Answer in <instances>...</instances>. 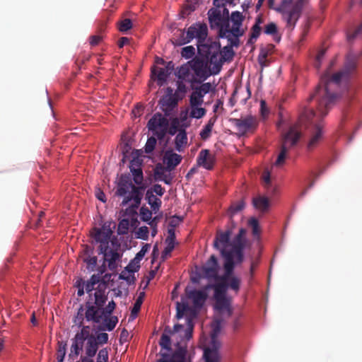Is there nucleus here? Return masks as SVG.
Listing matches in <instances>:
<instances>
[{
	"mask_svg": "<svg viewBox=\"0 0 362 362\" xmlns=\"http://www.w3.org/2000/svg\"><path fill=\"white\" fill-rule=\"evenodd\" d=\"M156 143L157 141L154 136H151L150 138H148L144 147L145 152L146 153H151L154 150Z\"/></svg>",
	"mask_w": 362,
	"mask_h": 362,
	"instance_id": "obj_53",
	"label": "nucleus"
},
{
	"mask_svg": "<svg viewBox=\"0 0 362 362\" xmlns=\"http://www.w3.org/2000/svg\"><path fill=\"white\" fill-rule=\"evenodd\" d=\"M205 108L199 106H191L190 117L192 118L200 119L206 115Z\"/></svg>",
	"mask_w": 362,
	"mask_h": 362,
	"instance_id": "obj_42",
	"label": "nucleus"
},
{
	"mask_svg": "<svg viewBox=\"0 0 362 362\" xmlns=\"http://www.w3.org/2000/svg\"><path fill=\"white\" fill-rule=\"evenodd\" d=\"M168 119L158 112L154 114L147 124L148 130L152 132L160 140L165 137L168 132Z\"/></svg>",
	"mask_w": 362,
	"mask_h": 362,
	"instance_id": "obj_11",
	"label": "nucleus"
},
{
	"mask_svg": "<svg viewBox=\"0 0 362 362\" xmlns=\"http://www.w3.org/2000/svg\"><path fill=\"white\" fill-rule=\"evenodd\" d=\"M230 121L242 136L248 132H254L258 125L257 117L251 115L240 118H232Z\"/></svg>",
	"mask_w": 362,
	"mask_h": 362,
	"instance_id": "obj_15",
	"label": "nucleus"
},
{
	"mask_svg": "<svg viewBox=\"0 0 362 362\" xmlns=\"http://www.w3.org/2000/svg\"><path fill=\"white\" fill-rule=\"evenodd\" d=\"M209 63V62L198 57H195L189 62L191 69L194 72L193 74L198 81L197 83H202L211 74H215L214 71H211Z\"/></svg>",
	"mask_w": 362,
	"mask_h": 362,
	"instance_id": "obj_12",
	"label": "nucleus"
},
{
	"mask_svg": "<svg viewBox=\"0 0 362 362\" xmlns=\"http://www.w3.org/2000/svg\"><path fill=\"white\" fill-rule=\"evenodd\" d=\"M177 314L176 317L177 319H181L183 317L185 313L189 310V306L187 303V302L184 299L182 298V301L177 303Z\"/></svg>",
	"mask_w": 362,
	"mask_h": 362,
	"instance_id": "obj_37",
	"label": "nucleus"
},
{
	"mask_svg": "<svg viewBox=\"0 0 362 362\" xmlns=\"http://www.w3.org/2000/svg\"><path fill=\"white\" fill-rule=\"evenodd\" d=\"M264 33L266 35H272L274 37V40L276 42H279L281 37L277 36L278 35V28L275 23L269 22L264 27Z\"/></svg>",
	"mask_w": 362,
	"mask_h": 362,
	"instance_id": "obj_35",
	"label": "nucleus"
},
{
	"mask_svg": "<svg viewBox=\"0 0 362 362\" xmlns=\"http://www.w3.org/2000/svg\"><path fill=\"white\" fill-rule=\"evenodd\" d=\"M140 216L142 221H148L151 219L152 211L148 208L142 206L140 209Z\"/></svg>",
	"mask_w": 362,
	"mask_h": 362,
	"instance_id": "obj_57",
	"label": "nucleus"
},
{
	"mask_svg": "<svg viewBox=\"0 0 362 362\" xmlns=\"http://www.w3.org/2000/svg\"><path fill=\"white\" fill-rule=\"evenodd\" d=\"M83 305H81L78 310L77 314L74 319V322L78 327H81L85 318V312Z\"/></svg>",
	"mask_w": 362,
	"mask_h": 362,
	"instance_id": "obj_49",
	"label": "nucleus"
},
{
	"mask_svg": "<svg viewBox=\"0 0 362 362\" xmlns=\"http://www.w3.org/2000/svg\"><path fill=\"white\" fill-rule=\"evenodd\" d=\"M248 225L252 228L253 235L256 236L259 234V221L255 218H251L248 221Z\"/></svg>",
	"mask_w": 362,
	"mask_h": 362,
	"instance_id": "obj_56",
	"label": "nucleus"
},
{
	"mask_svg": "<svg viewBox=\"0 0 362 362\" xmlns=\"http://www.w3.org/2000/svg\"><path fill=\"white\" fill-rule=\"evenodd\" d=\"M254 207L262 212L266 211L269 206V202L267 197L264 196H258L252 199Z\"/></svg>",
	"mask_w": 362,
	"mask_h": 362,
	"instance_id": "obj_30",
	"label": "nucleus"
},
{
	"mask_svg": "<svg viewBox=\"0 0 362 362\" xmlns=\"http://www.w3.org/2000/svg\"><path fill=\"white\" fill-rule=\"evenodd\" d=\"M143 187L133 185L130 177L126 175H122L117 183L115 195L124 197L121 205L127 206L129 202L133 201L132 207L138 208L143 197Z\"/></svg>",
	"mask_w": 362,
	"mask_h": 362,
	"instance_id": "obj_4",
	"label": "nucleus"
},
{
	"mask_svg": "<svg viewBox=\"0 0 362 362\" xmlns=\"http://www.w3.org/2000/svg\"><path fill=\"white\" fill-rule=\"evenodd\" d=\"M209 288H214L215 299L226 297L227 285L226 283L221 281L219 284L208 285L206 286V289Z\"/></svg>",
	"mask_w": 362,
	"mask_h": 362,
	"instance_id": "obj_29",
	"label": "nucleus"
},
{
	"mask_svg": "<svg viewBox=\"0 0 362 362\" xmlns=\"http://www.w3.org/2000/svg\"><path fill=\"white\" fill-rule=\"evenodd\" d=\"M187 345L177 343L175 349L172 354L160 351L159 353L160 358L157 360L156 362H190V361L187 358Z\"/></svg>",
	"mask_w": 362,
	"mask_h": 362,
	"instance_id": "obj_14",
	"label": "nucleus"
},
{
	"mask_svg": "<svg viewBox=\"0 0 362 362\" xmlns=\"http://www.w3.org/2000/svg\"><path fill=\"white\" fill-rule=\"evenodd\" d=\"M245 207V202L243 199L233 202L228 209V213L230 217L242 211Z\"/></svg>",
	"mask_w": 362,
	"mask_h": 362,
	"instance_id": "obj_39",
	"label": "nucleus"
},
{
	"mask_svg": "<svg viewBox=\"0 0 362 362\" xmlns=\"http://www.w3.org/2000/svg\"><path fill=\"white\" fill-rule=\"evenodd\" d=\"M185 294L188 299L192 300L195 308H202L207 298V293L205 291L192 289L189 287L185 288Z\"/></svg>",
	"mask_w": 362,
	"mask_h": 362,
	"instance_id": "obj_18",
	"label": "nucleus"
},
{
	"mask_svg": "<svg viewBox=\"0 0 362 362\" xmlns=\"http://www.w3.org/2000/svg\"><path fill=\"white\" fill-rule=\"evenodd\" d=\"M217 119V116L214 115L209 119L206 124L202 130L201 131L199 135L202 139L206 140L210 136L213 129V127Z\"/></svg>",
	"mask_w": 362,
	"mask_h": 362,
	"instance_id": "obj_33",
	"label": "nucleus"
},
{
	"mask_svg": "<svg viewBox=\"0 0 362 362\" xmlns=\"http://www.w3.org/2000/svg\"><path fill=\"white\" fill-rule=\"evenodd\" d=\"M112 233L110 222H105L101 228H94L91 231L94 241L99 243V253L103 255L104 259L108 262V268L111 271L117 269V262L121 257L117 251L119 245H116L114 240H111Z\"/></svg>",
	"mask_w": 362,
	"mask_h": 362,
	"instance_id": "obj_3",
	"label": "nucleus"
},
{
	"mask_svg": "<svg viewBox=\"0 0 362 362\" xmlns=\"http://www.w3.org/2000/svg\"><path fill=\"white\" fill-rule=\"evenodd\" d=\"M140 262H136V257L129 262V264L126 267L125 269L132 274L137 272L140 268Z\"/></svg>",
	"mask_w": 362,
	"mask_h": 362,
	"instance_id": "obj_52",
	"label": "nucleus"
},
{
	"mask_svg": "<svg viewBox=\"0 0 362 362\" xmlns=\"http://www.w3.org/2000/svg\"><path fill=\"white\" fill-rule=\"evenodd\" d=\"M151 74L153 76H155V80L157 81L158 86L160 87L163 86L170 76L168 71L162 67H153L151 69Z\"/></svg>",
	"mask_w": 362,
	"mask_h": 362,
	"instance_id": "obj_25",
	"label": "nucleus"
},
{
	"mask_svg": "<svg viewBox=\"0 0 362 362\" xmlns=\"http://www.w3.org/2000/svg\"><path fill=\"white\" fill-rule=\"evenodd\" d=\"M159 345L161 347L160 351H162L163 352L168 353L172 351L170 337L165 332L160 337Z\"/></svg>",
	"mask_w": 362,
	"mask_h": 362,
	"instance_id": "obj_36",
	"label": "nucleus"
},
{
	"mask_svg": "<svg viewBox=\"0 0 362 362\" xmlns=\"http://www.w3.org/2000/svg\"><path fill=\"white\" fill-rule=\"evenodd\" d=\"M216 162L215 156L210 153L208 149H202L197 158L198 165L206 170H212Z\"/></svg>",
	"mask_w": 362,
	"mask_h": 362,
	"instance_id": "obj_19",
	"label": "nucleus"
},
{
	"mask_svg": "<svg viewBox=\"0 0 362 362\" xmlns=\"http://www.w3.org/2000/svg\"><path fill=\"white\" fill-rule=\"evenodd\" d=\"M215 308L222 312L223 310H226L228 313V315L230 316L232 315V310L230 308V300L227 297L226 298H217L215 299Z\"/></svg>",
	"mask_w": 362,
	"mask_h": 362,
	"instance_id": "obj_28",
	"label": "nucleus"
},
{
	"mask_svg": "<svg viewBox=\"0 0 362 362\" xmlns=\"http://www.w3.org/2000/svg\"><path fill=\"white\" fill-rule=\"evenodd\" d=\"M209 25L211 30H218L220 38L227 37V28L230 23V15L228 8L220 11L219 8H210L207 12Z\"/></svg>",
	"mask_w": 362,
	"mask_h": 362,
	"instance_id": "obj_6",
	"label": "nucleus"
},
{
	"mask_svg": "<svg viewBox=\"0 0 362 362\" xmlns=\"http://www.w3.org/2000/svg\"><path fill=\"white\" fill-rule=\"evenodd\" d=\"M90 327L88 326H83L80 332H78L74 339L84 343V341L88 337L90 332Z\"/></svg>",
	"mask_w": 362,
	"mask_h": 362,
	"instance_id": "obj_48",
	"label": "nucleus"
},
{
	"mask_svg": "<svg viewBox=\"0 0 362 362\" xmlns=\"http://www.w3.org/2000/svg\"><path fill=\"white\" fill-rule=\"evenodd\" d=\"M118 29L122 33H126L132 28V22L129 18H124L117 23Z\"/></svg>",
	"mask_w": 362,
	"mask_h": 362,
	"instance_id": "obj_45",
	"label": "nucleus"
},
{
	"mask_svg": "<svg viewBox=\"0 0 362 362\" xmlns=\"http://www.w3.org/2000/svg\"><path fill=\"white\" fill-rule=\"evenodd\" d=\"M133 175V180L135 184L141 185L143 182V172L141 168H132L130 169Z\"/></svg>",
	"mask_w": 362,
	"mask_h": 362,
	"instance_id": "obj_46",
	"label": "nucleus"
},
{
	"mask_svg": "<svg viewBox=\"0 0 362 362\" xmlns=\"http://www.w3.org/2000/svg\"><path fill=\"white\" fill-rule=\"evenodd\" d=\"M204 103V98H202L201 93H197L194 90L189 97L190 106H200Z\"/></svg>",
	"mask_w": 362,
	"mask_h": 362,
	"instance_id": "obj_41",
	"label": "nucleus"
},
{
	"mask_svg": "<svg viewBox=\"0 0 362 362\" xmlns=\"http://www.w3.org/2000/svg\"><path fill=\"white\" fill-rule=\"evenodd\" d=\"M83 346V343L76 340V339H74V341L72 343L71 347V353H74L76 356H78L80 354V351H82Z\"/></svg>",
	"mask_w": 362,
	"mask_h": 362,
	"instance_id": "obj_55",
	"label": "nucleus"
},
{
	"mask_svg": "<svg viewBox=\"0 0 362 362\" xmlns=\"http://www.w3.org/2000/svg\"><path fill=\"white\" fill-rule=\"evenodd\" d=\"M105 293V289H101L99 288L96 289L94 293L95 301L93 304L94 306H97L103 309L107 300V296Z\"/></svg>",
	"mask_w": 362,
	"mask_h": 362,
	"instance_id": "obj_34",
	"label": "nucleus"
},
{
	"mask_svg": "<svg viewBox=\"0 0 362 362\" xmlns=\"http://www.w3.org/2000/svg\"><path fill=\"white\" fill-rule=\"evenodd\" d=\"M199 0H186L181 12V18H185L189 16L192 12L194 11L199 4Z\"/></svg>",
	"mask_w": 362,
	"mask_h": 362,
	"instance_id": "obj_31",
	"label": "nucleus"
},
{
	"mask_svg": "<svg viewBox=\"0 0 362 362\" xmlns=\"http://www.w3.org/2000/svg\"><path fill=\"white\" fill-rule=\"evenodd\" d=\"M308 0H282L276 11L282 14L283 19L286 22L287 26L293 28L301 16L304 4Z\"/></svg>",
	"mask_w": 362,
	"mask_h": 362,
	"instance_id": "obj_5",
	"label": "nucleus"
},
{
	"mask_svg": "<svg viewBox=\"0 0 362 362\" xmlns=\"http://www.w3.org/2000/svg\"><path fill=\"white\" fill-rule=\"evenodd\" d=\"M211 88V85L210 83H204L199 87L195 88L194 90H195L197 93H201L202 98H204V95L209 93Z\"/></svg>",
	"mask_w": 362,
	"mask_h": 362,
	"instance_id": "obj_51",
	"label": "nucleus"
},
{
	"mask_svg": "<svg viewBox=\"0 0 362 362\" xmlns=\"http://www.w3.org/2000/svg\"><path fill=\"white\" fill-rule=\"evenodd\" d=\"M93 254V248L86 246L83 250V260L86 263V268L89 271H94L98 259L95 256L91 257Z\"/></svg>",
	"mask_w": 362,
	"mask_h": 362,
	"instance_id": "obj_24",
	"label": "nucleus"
},
{
	"mask_svg": "<svg viewBox=\"0 0 362 362\" xmlns=\"http://www.w3.org/2000/svg\"><path fill=\"white\" fill-rule=\"evenodd\" d=\"M195 53V49L193 46H187L182 49L181 55L185 59L192 58Z\"/></svg>",
	"mask_w": 362,
	"mask_h": 362,
	"instance_id": "obj_54",
	"label": "nucleus"
},
{
	"mask_svg": "<svg viewBox=\"0 0 362 362\" xmlns=\"http://www.w3.org/2000/svg\"><path fill=\"white\" fill-rule=\"evenodd\" d=\"M66 343L64 341L58 342V350L57 354V359L59 362H63L66 354Z\"/></svg>",
	"mask_w": 362,
	"mask_h": 362,
	"instance_id": "obj_50",
	"label": "nucleus"
},
{
	"mask_svg": "<svg viewBox=\"0 0 362 362\" xmlns=\"http://www.w3.org/2000/svg\"><path fill=\"white\" fill-rule=\"evenodd\" d=\"M300 136V131L296 126L291 127L289 130L283 135L281 151L274 164V166L281 167L284 164L287 152L290 148L298 143Z\"/></svg>",
	"mask_w": 362,
	"mask_h": 362,
	"instance_id": "obj_8",
	"label": "nucleus"
},
{
	"mask_svg": "<svg viewBox=\"0 0 362 362\" xmlns=\"http://www.w3.org/2000/svg\"><path fill=\"white\" fill-rule=\"evenodd\" d=\"M264 21V18L261 15L257 16L255 18V23L250 29V37L247 42V45H253L260 36Z\"/></svg>",
	"mask_w": 362,
	"mask_h": 362,
	"instance_id": "obj_22",
	"label": "nucleus"
},
{
	"mask_svg": "<svg viewBox=\"0 0 362 362\" xmlns=\"http://www.w3.org/2000/svg\"><path fill=\"white\" fill-rule=\"evenodd\" d=\"M187 144V136L184 129L178 130V134L176 135L175 139V149L182 152Z\"/></svg>",
	"mask_w": 362,
	"mask_h": 362,
	"instance_id": "obj_26",
	"label": "nucleus"
},
{
	"mask_svg": "<svg viewBox=\"0 0 362 362\" xmlns=\"http://www.w3.org/2000/svg\"><path fill=\"white\" fill-rule=\"evenodd\" d=\"M116 307V303L114 300H111L108 303L107 305L105 308H103V311L104 312L105 315H110L114 311Z\"/></svg>",
	"mask_w": 362,
	"mask_h": 362,
	"instance_id": "obj_60",
	"label": "nucleus"
},
{
	"mask_svg": "<svg viewBox=\"0 0 362 362\" xmlns=\"http://www.w3.org/2000/svg\"><path fill=\"white\" fill-rule=\"evenodd\" d=\"M75 286L78 288L77 295L82 296L84 294L85 281L82 279H80L76 281Z\"/></svg>",
	"mask_w": 362,
	"mask_h": 362,
	"instance_id": "obj_61",
	"label": "nucleus"
},
{
	"mask_svg": "<svg viewBox=\"0 0 362 362\" xmlns=\"http://www.w3.org/2000/svg\"><path fill=\"white\" fill-rule=\"evenodd\" d=\"M203 271L207 278L217 279L218 264L216 257L212 255L203 267Z\"/></svg>",
	"mask_w": 362,
	"mask_h": 362,
	"instance_id": "obj_21",
	"label": "nucleus"
},
{
	"mask_svg": "<svg viewBox=\"0 0 362 362\" xmlns=\"http://www.w3.org/2000/svg\"><path fill=\"white\" fill-rule=\"evenodd\" d=\"M144 296H145V293L141 292L139 293V297L136 300V302L134 303V305L131 311V317H132L133 318H134L139 313V312L141 309V304L143 303V299H144Z\"/></svg>",
	"mask_w": 362,
	"mask_h": 362,
	"instance_id": "obj_40",
	"label": "nucleus"
},
{
	"mask_svg": "<svg viewBox=\"0 0 362 362\" xmlns=\"http://www.w3.org/2000/svg\"><path fill=\"white\" fill-rule=\"evenodd\" d=\"M146 199L148 201V204L151 205L152 211L156 212L159 210L162 202L160 199L157 198L153 194L152 190L148 189L146 194Z\"/></svg>",
	"mask_w": 362,
	"mask_h": 362,
	"instance_id": "obj_32",
	"label": "nucleus"
},
{
	"mask_svg": "<svg viewBox=\"0 0 362 362\" xmlns=\"http://www.w3.org/2000/svg\"><path fill=\"white\" fill-rule=\"evenodd\" d=\"M148 228L146 226L140 227L137 231V238L147 240L148 237Z\"/></svg>",
	"mask_w": 362,
	"mask_h": 362,
	"instance_id": "obj_59",
	"label": "nucleus"
},
{
	"mask_svg": "<svg viewBox=\"0 0 362 362\" xmlns=\"http://www.w3.org/2000/svg\"><path fill=\"white\" fill-rule=\"evenodd\" d=\"M160 103L162 105L163 110H165L164 107H165V110H167L168 108H173L175 107L177 102V100L173 97L166 96L160 100Z\"/></svg>",
	"mask_w": 362,
	"mask_h": 362,
	"instance_id": "obj_43",
	"label": "nucleus"
},
{
	"mask_svg": "<svg viewBox=\"0 0 362 362\" xmlns=\"http://www.w3.org/2000/svg\"><path fill=\"white\" fill-rule=\"evenodd\" d=\"M358 57L349 53L346 56L342 70L329 76L328 74L321 77L315 92L308 98L315 103L313 107L305 108L300 117V125H311V136L307 148L313 151L320 143L323 134V118L334 106L339 95L337 89L343 80H346L357 66Z\"/></svg>",
	"mask_w": 362,
	"mask_h": 362,
	"instance_id": "obj_1",
	"label": "nucleus"
},
{
	"mask_svg": "<svg viewBox=\"0 0 362 362\" xmlns=\"http://www.w3.org/2000/svg\"><path fill=\"white\" fill-rule=\"evenodd\" d=\"M231 233L230 230L218 231L214 241V247L220 251L224 259V274L221 276V281L226 284L227 288H230L238 293L240 290V279L233 276V273L235 264H240L244 260L243 250L247 243V230L243 228H240L232 241H230Z\"/></svg>",
	"mask_w": 362,
	"mask_h": 362,
	"instance_id": "obj_2",
	"label": "nucleus"
},
{
	"mask_svg": "<svg viewBox=\"0 0 362 362\" xmlns=\"http://www.w3.org/2000/svg\"><path fill=\"white\" fill-rule=\"evenodd\" d=\"M168 237L165 239L166 244H173L175 245V231L173 228H168Z\"/></svg>",
	"mask_w": 362,
	"mask_h": 362,
	"instance_id": "obj_62",
	"label": "nucleus"
},
{
	"mask_svg": "<svg viewBox=\"0 0 362 362\" xmlns=\"http://www.w3.org/2000/svg\"><path fill=\"white\" fill-rule=\"evenodd\" d=\"M360 35H362V21L361 23L353 30H348L346 33L347 40L351 42L356 38Z\"/></svg>",
	"mask_w": 362,
	"mask_h": 362,
	"instance_id": "obj_44",
	"label": "nucleus"
},
{
	"mask_svg": "<svg viewBox=\"0 0 362 362\" xmlns=\"http://www.w3.org/2000/svg\"><path fill=\"white\" fill-rule=\"evenodd\" d=\"M98 349V343L96 339L93 336H90L88 338V341L86 346V354L88 357H93Z\"/></svg>",
	"mask_w": 362,
	"mask_h": 362,
	"instance_id": "obj_27",
	"label": "nucleus"
},
{
	"mask_svg": "<svg viewBox=\"0 0 362 362\" xmlns=\"http://www.w3.org/2000/svg\"><path fill=\"white\" fill-rule=\"evenodd\" d=\"M105 324V329L107 331H112L115 329L118 322V318L116 316L105 315L103 320Z\"/></svg>",
	"mask_w": 362,
	"mask_h": 362,
	"instance_id": "obj_38",
	"label": "nucleus"
},
{
	"mask_svg": "<svg viewBox=\"0 0 362 362\" xmlns=\"http://www.w3.org/2000/svg\"><path fill=\"white\" fill-rule=\"evenodd\" d=\"M182 156L172 150L166 151L163 158V162L165 164V169L167 171H172L182 161Z\"/></svg>",
	"mask_w": 362,
	"mask_h": 362,
	"instance_id": "obj_20",
	"label": "nucleus"
},
{
	"mask_svg": "<svg viewBox=\"0 0 362 362\" xmlns=\"http://www.w3.org/2000/svg\"><path fill=\"white\" fill-rule=\"evenodd\" d=\"M182 219L177 216H173L168 223V228H175L179 226V224L182 222Z\"/></svg>",
	"mask_w": 362,
	"mask_h": 362,
	"instance_id": "obj_63",
	"label": "nucleus"
},
{
	"mask_svg": "<svg viewBox=\"0 0 362 362\" xmlns=\"http://www.w3.org/2000/svg\"><path fill=\"white\" fill-rule=\"evenodd\" d=\"M129 227V221L128 219L124 218L119 222L117 226V233L119 235H125L128 233Z\"/></svg>",
	"mask_w": 362,
	"mask_h": 362,
	"instance_id": "obj_47",
	"label": "nucleus"
},
{
	"mask_svg": "<svg viewBox=\"0 0 362 362\" xmlns=\"http://www.w3.org/2000/svg\"><path fill=\"white\" fill-rule=\"evenodd\" d=\"M189 62L187 64L182 65L176 72L175 75L180 80L185 81L191 83H197V77L191 73L192 71Z\"/></svg>",
	"mask_w": 362,
	"mask_h": 362,
	"instance_id": "obj_23",
	"label": "nucleus"
},
{
	"mask_svg": "<svg viewBox=\"0 0 362 362\" xmlns=\"http://www.w3.org/2000/svg\"><path fill=\"white\" fill-rule=\"evenodd\" d=\"M175 245L173 244H167V246L165 247L164 250L162 252L161 257L164 260L169 257L173 250Z\"/></svg>",
	"mask_w": 362,
	"mask_h": 362,
	"instance_id": "obj_64",
	"label": "nucleus"
},
{
	"mask_svg": "<svg viewBox=\"0 0 362 362\" xmlns=\"http://www.w3.org/2000/svg\"><path fill=\"white\" fill-rule=\"evenodd\" d=\"M245 19V16L240 11H233L232 12L230 20L231 21L233 25L232 27L230 28V25L227 28L228 33L226 35H231L233 37L240 38L243 35H244L245 30L242 28L243 22Z\"/></svg>",
	"mask_w": 362,
	"mask_h": 362,
	"instance_id": "obj_16",
	"label": "nucleus"
},
{
	"mask_svg": "<svg viewBox=\"0 0 362 362\" xmlns=\"http://www.w3.org/2000/svg\"><path fill=\"white\" fill-rule=\"evenodd\" d=\"M223 38H226L228 41V45L223 47L221 49L220 48V52H219V59L218 63L216 66V69L214 71V74H218L222 66V64L225 62H230L233 59L235 52L233 51V47H238L240 45V39L233 37L232 35L231 37L229 35H227V37H224Z\"/></svg>",
	"mask_w": 362,
	"mask_h": 362,
	"instance_id": "obj_13",
	"label": "nucleus"
},
{
	"mask_svg": "<svg viewBox=\"0 0 362 362\" xmlns=\"http://www.w3.org/2000/svg\"><path fill=\"white\" fill-rule=\"evenodd\" d=\"M221 44L218 40H214L211 38L204 40L203 42L197 44L198 53L200 57L209 62L214 65V71L216 69V66L220 61Z\"/></svg>",
	"mask_w": 362,
	"mask_h": 362,
	"instance_id": "obj_7",
	"label": "nucleus"
},
{
	"mask_svg": "<svg viewBox=\"0 0 362 362\" xmlns=\"http://www.w3.org/2000/svg\"><path fill=\"white\" fill-rule=\"evenodd\" d=\"M85 319L88 322L100 323L104 318V312L103 309L94 306L91 303L87 302L86 304Z\"/></svg>",
	"mask_w": 362,
	"mask_h": 362,
	"instance_id": "obj_17",
	"label": "nucleus"
},
{
	"mask_svg": "<svg viewBox=\"0 0 362 362\" xmlns=\"http://www.w3.org/2000/svg\"><path fill=\"white\" fill-rule=\"evenodd\" d=\"M208 35V28L204 23H196L190 25L187 30H183L181 35L180 44L190 42L193 39L197 40V44L203 42Z\"/></svg>",
	"mask_w": 362,
	"mask_h": 362,
	"instance_id": "obj_9",
	"label": "nucleus"
},
{
	"mask_svg": "<svg viewBox=\"0 0 362 362\" xmlns=\"http://www.w3.org/2000/svg\"><path fill=\"white\" fill-rule=\"evenodd\" d=\"M108 361V352L106 349H103L99 351L96 362H107Z\"/></svg>",
	"mask_w": 362,
	"mask_h": 362,
	"instance_id": "obj_58",
	"label": "nucleus"
},
{
	"mask_svg": "<svg viewBox=\"0 0 362 362\" xmlns=\"http://www.w3.org/2000/svg\"><path fill=\"white\" fill-rule=\"evenodd\" d=\"M221 320H216L212 323L211 347L206 348L204 352L205 362H218V349L219 344L217 341V337L221 332Z\"/></svg>",
	"mask_w": 362,
	"mask_h": 362,
	"instance_id": "obj_10",
	"label": "nucleus"
}]
</instances>
